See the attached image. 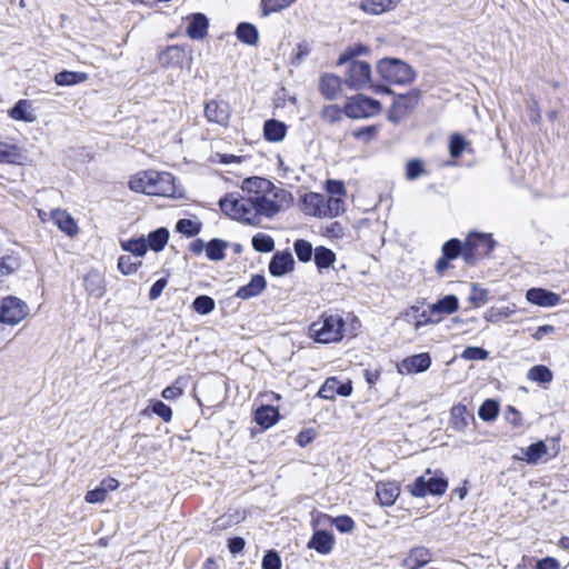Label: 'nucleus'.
I'll use <instances>...</instances> for the list:
<instances>
[{
    "label": "nucleus",
    "instance_id": "nucleus-46",
    "mask_svg": "<svg viewBox=\"0 0 569 569\" xmlns=\"http://www.w3.org/2000/svg\"><path fill=\"white\" fill-rule=\"evenodd\" d=\"M293 2H296V0H262L261 1L262 13L264 17H267L272 12H278V11L286 9Z\"/></svg>",
    "mask_w": 569,
    "mask_h": 569
},
{
    "label": "nucleus",
    "instance_id": "nucleus-55",
    "mask_svg": "<svg viewBox=\"0 0 569 569\" xmlns=\"http://www.w3.org/2000/svg\"><path fill=\"white\" fill-rule=\"evenodd\" d=\"M321 118L329 123L337 122L342 118V110L335 104L327 106L321 111Z\"/></svg>",
    "mask_w": 569,
    "mask_h": 569
},
{
    "label": "nucleus",
    "instance_id": "nucleus-40",
    "mask_svg": "<svg viewBox=\"0 0 569 569\" xmlns=\"http://www.w3.org/2000/svg\"><path fill=\"white\" fill-rule=\"evenodd\" d=\"M227 249V242L220 239H212L206 244V256L208 259L219 261L224 258V250Z\"/></svg>",
    "mask_w": 569,
    "mask_h": 569
},
{
    "label": "nucleus",
    "instance_id": "nucleus-35",
    "mask_svg": "<svg viewBox=\"0 0 569 569\" xmlns=\"http://www.w3.org/2000/svg\"><path fill=\"white\" fill-rule=\"evenodd\" d=\"M148 249L159 252L161 251L169 241V231L166 228H158L150 232L147 237Z\"/></svg>",
    "mask_w": 569,
    "mask_h": 569
},
{
    "label": "nucleus",
    "instance_id": "nucleus-57",
    "mask_svg": "<svg viewBox=\"0 0 569 569\" xmlns=\"http://www.w3.org/2000/svg\"><path fill=\"white\" fill-rule=\"evenodd\" d=\"M262 569H281V559L276 551H268L262 559Z\"/></svg>",
    "mask_w": 569,
    "mask_h": 569
},
{
    "label": "nucleus",
    "instance_id": "nucleus-20",
    "mask_svg": "<svg viewBox=\"0 0 569 569\" xmlns=\"http://www.w3.org/2000/svg\"><path fill=\"white\" fill-rule=\"evenodd\" d=\"M526 299L532 305L550 308L559 303L560 296L542 288H531L527 291Z\"/></svg>",
    "mask_w": 569,
    "mask_h": 569
},
{
    "label": "nucleus",
    "instance_id": "nucleus-17",
    "mask_svg": "<svg viewBox=\"0 0 569 569\" xmlns=\"http://www.w3.org/2000/svg\"><path fill=\"white\" fill-rule=\"evenodd\" d=\"M352 392L351 382H340L337 378H328L318 391L322 399L333 400L337 395L348 397Z\"/></svg>",
    "mask_w": 569,
    "mask_h": 569
},
{
    "label": "nucleus",
    "instance_id": "nucleus-24",
    "mask_svg": "<svg viewBox=\"0 0 569 569\" xmlns=\"http://www.w3.org/2000/svg\"><path fill=\"white\" fill-rule=\"evenodd\" d=\"M432 559L431 552L426 547L412 548L408 556L403 559L402 566L407 569H419L428 565Z\"/></svg>",
    "mask_w": 569,
    "mask_h": 569
},
{
    "label": "nucleus",
    "instance_id": "nucleus-14",
    "mask_svg": "<svg viewBox=\"0 0 569 569\" xmlns=\"http://www.w3.org/2000/svg\"><path fill=\"white\" fill-rule=\"evenodd\" d=\"M465 250V242L462 243L458 239H451L442 246V254L436 263V270L439 274H443L450 267V261L456 259L458 256H462Z\"/></svg>",
    "mask_w": 569,
    "mask_h": 569
},
{
    "label": "nucleus",
    "instance_id": "nucleus-38",
    "mask_svg": "<svg viewBox=\"0 0 569 569\" xmlns=\"http://www.w3.org/2000/svg\"><path fill=\"white\" fill-rule=\"evenodd\" d=\"M336 261V254L326 247H317L315 249V262L319 271L327 269Z\"/></svg>",
    "mask_w": 569,
    "mask_h": 569
},
{
    "label": "nucleus",
    "instance_id": "nucleus-54",
    "mask_svg": "<svg viewBox=\"0 0 569 569\" xmlns=\"http://www.w3.org/2000/svg\"><path fill=\"white\" fill-rule=\"evenodd\" d=\"M488 357L489 352L480 347H467L461 353L465 360H487Z\"/></svg>",
    "mask_w": 569,
    "mask_h": 569
},
{
    "label": "nucleus",
    "instance_id": "nucleus-12",
    "mask_svg": "<svg viewBox=\"0 0 569 569\" xmlns=\"http://www.w3.org/2000/svg\"><path fill=\"white\" fill-rule=\"evenodd\" d=\"M204 116L209 122L226 128L231 118L230 104L224 100L212 99L204 106Z\"/></svg>",
    "mask_w": 569,
    "mask_h": 569
},
{
    "label": "nucleus",
    "instance_id": "nucleus-58",
    "mask_svg": "<svg viewBox=\"0 0 569 569\" xmlns=\"http://www.w3.org/2000/svg\"><path fill=\"white\" fill-rule=\"evenodd\" d=\"M152 412L160 417L163 421L169 422L172 418V410L162 401H156L152 407Z\"/></svg>",
    "mask_w": 569,
    "mask_h": 569
},
{
    "label": "nucleus",
    "instance_id": "nucleus-13",
    "mask_svg": "<svg viewBox=\"0 0 569 569\" xmlns=\"http://www.w3.org/2000/svg\"><path fill=\"white\" fill-rule=\"evenodd\" d=\"M431 366V358L429 353H419L410 356L401 360L397 365V370L400 375H412L425 372Z\"/></svg>",
    "mask_w": 569,
    "mask_h": 569
},
{
    "label": "nucleus",
    "instance_id": "nucleus-7",
    "mask_svg": "<svg viewBox=\"0 0 569 569\" xmlns=\"http://www.w3.org/2000/svg\"><path fill=\"white\" fill-rule=\"evenodd\" d=\"M377 69L380 76L390 83L403 84L413 79L411 67L399 59H382Z\"/></svg>",
    "mask_w": 569,
    "mask_h": 569
},
{
    "label": "nucleus",
    "instance_id": "nucleus-8",
    "mask_svg": "<svg viewBox=\"0 0 569 569\" xmlns=\"http://www.w3.org/2000/svg\"><path fill=\"white\" fill-rule=\"evenodd\" d=\"M495 243L490 234L470 233L465 240L462 257L467 263H475L480 257L488 256L492 251Z\"/></svg>",
    "mask_w": 569,
    "mask_h": 569
},
{
    "label": "nucleus",
    "instance_id": "nucleus-36",
    "mask_svg": "<svg viewBox=\"0 0 569 569\" xmlns=\"http://www.w3.org/2000/svg\"><path fill=\"white\" fill-rule=\"evenodd\" d=\"M400 0H362L361 9L368 13L381 14L392 9Z\"/></svg>",
    "mask_w": 569,
    "mask_h": 569
},
{
    "label": "nucleus",
    "instance_id": "nucleus-32",
    "mask_svg": "<svg viewBox=\"0 0 569 569\" xmlns=\"http://www.w3.org/2000/svg\"><path fill=\"white\" fill-rule=\"evenodd\" d=\"M308 547L310 549H315L319 553L327 555L333 547V537L327 531L318 530L313 533Z\"/></svg>",
    "mask_w": 569,
    "mask_h": 569
},
{
    "label": "nucleus",
    "instance_id": "nucleus-16",
    "mask_svg": "<svg viewBox=\"0 0 569 569\" xmlns=\"http://www.w3.org/2000/svg\"><path fill=\"white\" fill-rule=\"evenodd\" d=\"M371 67L363 61H353L349 68L347 82L353 88H363L370 82Z\"/></svg>",
    "mask_w": 569,
    "mask_h": 569
},
{
    "label": "nucleus",
    "instance_id": "nucleus-43",
    "mask_svg": "<svg viewBox=\"0 0 569 569\" xmlns=\"http://www.w3.org/2000/svg\"><path fill=\"white\" fill-rule=\"evenodd\" d=\"M142 262L132 258L131 256L123 254L118 259V269L124 276L133 274L141 267Z\"/></svg>",
    "mask_w": 569,
    "mask_h": 569
},
{
    "label": "nucleus",
    "instance_id": "nucleus-31",
    "mask_svg": "<svg viewBox=\"0 0 569 569\" xmlns=\"http://www.w3.org/2000/svg\"><path fill=\"white\" fill-rule=\"evenodd\" d=\"M279 411L272 406H261L254 412V421L263 429H269L279 420Z\"/></svg>",
    "mask_w": 569,
    "mask_h": 569
},
{
    "label": "nucleus",
    "instance_id": "nucleus-45",
    "mask_svg": "<svg viewBox=\"0 0 569 569\" xmlns=\"http://www.w3.org/2000/svg\"><path fill=\"white\" fill-rule=\"evenodd\" d=\"M176 229L182 234L192 237L200 232L201 223L192 219H180L177 222Z\"/></svg>",
    "mask_w": 569,
    "mask_h": 569
},
{
    "label": "nucleus",
    "instance_id": "nucleus-2",
    "mask_svg": "<svg viewBox=\"0 0 569 569\" xmlns=\"http://www.w3.org/2000/svg\"><path fill=\"white\" fill-rule=\"evenodd\" d=\"M134 192L148 196L174 198L180 196L172 174L156 170H144L136 173L129 181Z\"/></svg>",
    "mask_w": 569,
    "mask_h": 569
},
{
    "label": "nucleus",
    "instance_id": "nucleus-51",
    "mask_svg": "<svg viewBox=\"0 0 569 569\" xmlns=\"http://www.w3.org/2000/svg\"><path fill=\"white\" fill-rule=\"evenodd\" d=\"M246 160V157L227 154L216 152L210 156L211 163H220V164H240Z\"/></svg>",
    "mask_w": 569,
    "mask_h": 569
},
{
    "label": "nucleus",
    "instance_id": "nucleus-39",
    "mask_svg": "<svg viewBox=\"0 0 569 569\" xmlns=\"http://www.w3.org/2000/svg\"><path fill=\"white\" fill-rule=\"evenodd\" d=\"M87 80V74L83 72L61 71L54 76V82L58 86H72L81 83Z\"/></svg>",
    "mask_w": 569,
    "mask_h": 569
},
{
    "label": "nucleus",
    "instance_id": "nucleus-10",
    "mask_svg": "<svg viewBox=\"0 0 569 569\" xmlns=\"http://www.w3.org/2000/svg\"><path fill=\"white\" fill-rule=\"evenodd\" d=\"M345 113L352 119L370 118L380 112V103L362 94L350 98L345 106Z\"/></svg>",
    "mask_w": 569,
    "mask_h": 569
},
{
    "label": "nucleus",
    "instance_id": "nucleus-34",
    "mask_svg": "<svg viewBox=\"0 0 569 569\" xmlns=\"http://www.w3.org/2000/svg\"><path fill=\"white\" fill-rule=\"evenodd\" d=\"M120 247L123 251L130 252L136 258H142L148 251L147 239L144 236L123 240L120 242Z\"/></svg>",
    "mask_w": 569,
    "mask_h": 569
},
{
    "label": "nucleus",
    "instance_id": "nucleus-15",
    "mask_svg": "<svg viewBox=\"0 0 569 569\" xmlns=\"http://www.w3.org/2000/svg\"><path fill=\"white\" fill-rule=\"evenodd\" d=\"M549 455L548 447L543 441H537L526 449H520L519 455H515V460L525 461L528 465H538L541 461H547Z\"/></svg>",
    "mask_w": 569,
    "mask_h": 569
},
{
    "label": "nucleus",
    "instance_id": "nucleus-48",
    "mask_svg": "<svg viewBox=\"0 0 569 569\" xmlns=\"http://www.w3.org/2000/svg\"><path fill=\"white\" fill-rule=\"evenodd\" d=\"M295 252L298 259L302 262H308L312 258V246L305 239H298L293 244Z\"/></svg>",
    "mask_w": 569,
    "mask_h": 569
},
{
    "label": "nucleus",
    "instance_id": "nucleus-56",
    "mask_svg": "<svg viewBox=\"0 0 569 569\" xmlns=\"http://www.w3.org/2000/svg\"><path fill=\"white\" fill-rule=\"evenodd\" d=\"M516 311V306H505L499 308L497 311H491L490 313L486 315V319L488 321L495 322L498 321L501 318H508L511 315H513Z\"/></svg>",
    "mask_w": 569,
    "mask_h": 569
},
{
    "label": "nucleus",
    "instance_id": "nucleus-9",
    "mask_svg": "<svg viewBox=\"0 0 569 569\" xmlns=\"http://www.w3.org/2000/svg\"><path fill=\"white\" fill-rule=\"evenodd\" d=\"M448 488L446 479L432 476L430 469L426 475L418 477L408 486L409 492L417 498H423L427 495H443Z\"/></svg>",
    "mask_w": 569,
    "mask_h": 569
},
{
    "label": "nucleus",
    "instance_id": "nucleus-25",
    "mask_svg": "<svg viewBox=\"0 0 569 569\" xmlns=\"http://www.w3.org/2000/svg\"><path fill=\"white\" fill-rule=\"evenodd\" d=\"M187 34L194 40L202 39L207 36L209 21L202 13H193L187 18Z\"/></svg>",
    "mask_w": 569,
    "mask_h": 569
},
{
    "label": "nucleus",
    "instance_id": "nucleus-42",
    "mask_svg": "<svg viewBox=\"0 0 569 569\" xmlns=\"http://www.w3.org/2000/svg\"><path fill=\"white\" fill-rule=\"evenodd\" d=\"M252 247L258 252H271L274 249V240L271 236L259 232L252 237Z\"/></svg>",
    "mask_w": 569,
    "mask_h": 569
},
{
    "label": "nucleus",
    "instance_id": "nucleus-49",
    "mask_svg": "<svg viewBox=\"0 0 569 569\" xmlns=\"http://www.w3.org/2000/svg\"><path fill=\"white\" fill-rule=\"evenodd\" d=\"M320 517L331 521L335 525V527L340 532H343V533L350 532L355 528L353 520L350 517H348V516H339V517L333 518V519H331V518H329V517H327L325 515L323 516L320 515L319 518Z\"/></svg>",
    "mask_w": 569,
    "mask_h": 569
},
{
    "label": "nucleus",
    "instance_id": "nucleus-63",
    "mask_svg": "<svg viewBox=\"0 0 569 569\" xmlns=\"http://www.w3.org/2000/svg\"><path fill=\"white\" fill-rule=\"evenodd\" d=\"M166 286H167V279L162 278V279L157 280L152 284V287L149 291L150 300L158 299L161 296L162 291L164 290Z\"/></svg>",
    "mask_w": 569,
    "mask_h": 569
},
{
    "label": "nucleus",
    "instance_id": "nucleus-60",
    "mask_svg": "<svg viewBox=\"0 0 569 569\" xmlns=\"http://www.w3.org/2000/svg\"><path fill=\"white\" fill-rule=\"evenodd\" d=\"M368 49L363 47L362 44H355L352 47H349L339 58L338 63L342 64L349 59L360 56L362 53H366Z\"/></svg>",
    "mask_w": 569,
    "mask_h": 569
},
{
    "label": "nucleus",
    "instance_id": "nucleus-28",
    "mask_svg": "<svg viewBox=\"0 0 569 569\" xmlns=\"http://www.w3.org/2000/svg\"><path fill=\"white\" fill-rule=\"evenodd\" d=\"M267 282L263 276L256 274L251 278L250 282L240 287L236 297L247 300L259 296L266 289Z\"/></svg>",
    "mask_w": 569,
    "mask_h": 569
},
{
    "label": "nucleus",
    "instance_id": "nucleus-37",
    "mask_svg": "<svg viewBox=\"0 0 569 569\" xmlns=\"http://www.w3.org/2000/svg\"><path fill=\"white\" fill-rule=\"evenodd\" d=\"M236 34L239 41L249 46H256L259 40L257 28L247 22H242L237 27Z\"/></svg>",
    "mask_w": 569,
    "mask_h": 569
},
{
    "label": "nucleus",
    "instance_id": "nucleus-44",
    "mask_svg": "<svg viewBox=\"0 0 569 569\" xmlns=\"http://www.w3.org/2000/svg\"><path fill=\"white\" fill-rule=\"evenodd\" d=\"M499 413V406L492 399H487L479 408L478 415L485 421H492Z\"/></svg>",
    "mask_w": 569,
    "mask_h": 569
},
{
    "label": "nucleus",
    "instance_id": "nucleus-6",
    "mask_svg": "<svg viewBox=\"0 0 569 569\" xmlns=\"http://www.w3.org/2000/svg\"><path fill=\"white\" fill-rule=\"evenodd\" d=\"M29 306L22 299L7 296L0 299V325L17 326L29 315Z\"/></svg>",
    "mask_w": 569,
    "mask_h": 569
},
{
    "label": "nucleus",
    "instance_id": "nucleus-26",
    "mask_svg": "<svg viewBox=\"0 0 569 569\" xmlns=\"http://www.w3.org/2000/svg\"><path fill=\"white\" fill-rule=\"evenodd\" d=\"M293 263L290 252H277L269 263V271L272 276L281 277L292 270Z\"/></svg>",
    "mask_w": 569,
    "mask_h": 569
},
{
    "label": "nucleus",
    "instance_id": "nucleus-19",
    "mask_svg": "<svg viewBox=\"0 0 569 569\" xmlns=\"http://www.w3.org/2000/svg\"><path fill=\"white\" fill-rule=\"evenodd\" d=\"M400 495V486L397 481H379L376 485V496L381 506H392Z\"/></svg>",
    "mask_w": 569,
    "mask_h": 569
},
{
    "label": "nucleus",
    "instance_id": "nucleus-4",
    "mask_svg": "<svg viewBox=\"0 0 569 569\" xmlns=\"http://www.w3.org/2000/svg\"><path fill=\"white\" fill-rule=\"evenodd\" d=\"M219 206L221 211L233 220L252 226H257L260 222V216L252 194H227L219 200Z\"/></svg>",
    "mask_w": 569,
    "mask_h": 569
},
{
    "label": "nucleus",
    "instance_id": "nucleus-21",
    "mask_svg": "<svg viewBox=\"0 0 569 569\" xmlns=\"http://www.w3.org/2000/svg\"><path fill=\"white\" fill-rule=\"evenodd\" d=\"M470 419H473V417L465 405L457 403L450 409L449 426L456 432H465Z\"/></svg>",
    "mask_w": 569,
    "mask_h": 569
},
{
    "label": "nucleus",
    "instance_id": "nucleus-47",
    "mask_svg": "<svg viewBox=\"0 0 569 569\" xmlns=\"http://www.w3.org/2000/svg\"><path fill=\"white\" fill-rule=\"evenodd\" d=\"M214 300L209 296H198L192 303V308L200 315H208L214 309Z\"/></svg>",
    "mask_w": 569,
    "mask_h": 569
},
{
    "label": "nucleus",
    "instance_id": "nucleus-29",
    "mask_svg": "<svg viewBox=\"0 0 569 569\" xmlns=\"http://www.w3.org/2000/svg\"><path fill=\"white\" fill-rule=\"evenodd\" d=\"M458 308H459V300L453 295H448L428 307L429 311L435 317H441V318L443 315H451V313L456 312L458 310Z\"/></svg>",
    "mask_w": 569,
    "mask_h": 569
},
{
    "label": "nucleus",
    "instance_id": "nucleus-50",
    "mask_svg": "<svg viewBox=\"0 0 569 569\" xmlns=\"http://www.w3.org/2000/svg\"><path fill=\"white\" fill-rule=\"evenodd\" d=\"M467 146L466 139L458 134L453 133L450 137V143H449V153L453 158H458L462 154Z\"/></svg>",
    "mask_w": 569,
    "mask_h": 569
},
{
    "label": "nucleus",
    "instance_id": "nucleus-30",
    "mask_svg": "<svg viewBox=\"0 0 569 569\" xmlns=\"http://www.w3.org/2000/svg\"><path fill=\"white\" fill-rule=\"evenodd\" d=\"M319 89L326 99H336L341 90L340 78L332 73L323 74L319 82Z\"/></svg>",
    "mask_w": 569,
    "mask_h": 569
},
{
    "label": "nucleus",
    "instance_id": "nucleus-64",
    "mask_svg": "<svg viewBox=\"0 0 569 569\" xmlns=\"http://www.w3.org/2000/svg\"><path fill=\"white\" fill-rule=\"evenodd\" d=\"M536 569H560V563L556 558L546 557L537 561Z\"/></svg>",
    "mask_w": 569,
    "mask_h": 569
},
{
    "label": "nucleus",
    "instance_id": "nucleus-3",
    "mask_svg": "<svg viewBox=\"0 0 569 569\" xmlns=\"http://www.w3.org/2000/svg\"><path fill=\"white\" fill-rule=\"evenodd\" d=\"M300 208L307 216L325 219L342 214L346 203L342 198L308 192L301 198Z\"/></svg>",
    "mask_w": 569,
    "mask_h": 569
},
{
    "label": "nucleus",
    "instance_id": "nucleus-33",
    "mask_svg": "<svg viewBox=\"0 0 569 569\" xmlns=\"http://www.w3.org/2000/svg\"><path fill=\"white\" fill-rule=\"evenodd\" d=\"M287 126L278 120H267L263 126V136L270 142H280L284 139Z\"/></svg>",
    "mask_w": 569,
    "mask_h": 569
},
{
    "label": "nucleus",
    "instance_id": "nucleus-22",
    "mask_svg": "<svg viewBox=\"0 0 569 569\" xmlns=\"http://www.w3.org/2000/svg\"><path fill=\"white\" fill-rule=\"evenodd\" d=\"M83 286L89 296L101 298L106 293L103 274L98 270H90L83 277Z\"/></svg>",
    "mask_w": 569,
    "mask_h": 569
},
{
    "label": "nucleus",
    "instance_id": "nucleus-41",
    "mask_svg": "<svg viewBox=\"0 0 569 569\" xmlns=\"http://www.w3.org/2000/svg\"><path fill=\"white\" fill-rule=\"evenodd\" d=\"M527 378L539 383L551 382L553 375L549 368L542 365L533 366L527 373Z\"/></svg>",
    "mask_w": 569,
    "mask_h": 569
},
{
    "label": "nucleus",
    "instance_id": "nucleus-23",
    "mask_svg": "<svg viewBox=\"0 0 569 569\" xmlns=\"http://www.w3.org/2000/svg\"><path fill=\"white\" fill-rule=\"evenodd\" d=\"M23 152L21 147L13 143L10 139L0 137V162L8 164H19L22 162Z\"/></svg>",
    "mask_w": 569,
    "mask_h": 569
},
{
    "label": "nucleus",
    "instance_id": "nucleus-1",
    "mask_svg": "<svg viewBox=\"0 0 569 569\" xmlns=\"http://www.w3.org/2000/svg\"><path fill=\"white\" fill-rule=\"evenodd\" d=\"M244 194H252L259 216L272 218L290 208L293 203L292 193L281 186L261 177H249L240 186Z\"/></svg>",
    "mask_w": 569,
    "mask_h": 569
},
{
    "label": "nucleus",
    "instance_id": "nucleus-5",
    "mask_svg": "<svg viewBox=\"0 0 569 569\" xmlns=\"http://www.w3.org/2000/svg\"><path fill=\"white\" fill-rule=\"evenodd\" d=\"M343 319L339 315L323 313L309 327V337L319 343L338 342L343 338Z\"/></svg>",
    "mask_w": 569,
    "mask_h": 569
},
{
    "label": "nucleus",
    "instance_id": "nucleus-53",
    "mask_svg": "<svg viewBox=\"0 0 569 569\" xmlns=\"http://www.w3.org/2000/svg\"><path fill=\"white\" fill-rule=\"evenodd\" d=\"M425 173L423 163L418 159H412L406 164V177L409 180L417 179Z\"/></svg>",
    "mask_w": 569,
    "mask_h": 569
},
{
    "label": "nucleus",
    "instance_id": "nucleus-59",
    "mask_svg": "<svg viewBox=\"0 0 569 569\" xmlns=\"http://www.w3.org/2000/svg\"><path fill=\"white\" fill-rule=\"evenodd\" d=\"M441 321V317H435L429 309H426L420 315V318L416 320L413 327L416 330H419L422 326L426 325H436Z\"/></svg>",
    "mask_w": 569,
    "mask_h": 569
},
{
    "label": "nucleus",
    "instance_id": "nucleus-11",
    "mask_svg": "<svg viewBox=\"0 0 569 569\" xmlns=\"http://www.w3.org/2000/svg\"><path fill=\"white\" fill-rule=\"evenodd\" d=\"M159 63L163 68H191L192 54L182 46H168L158 53Z\"/></svg>",
    "mask_w": 569,
    "mask_h": 569
},
{
    "label": "nucleus",
    "instance_id": "nucleus-52",
    "mask_svg": "<svg viewBox=\"0 0 569 569\" xmlns=\"http://www.w3.org/2000/svg\"><path fill=\"white\" fill-rule=\"evenodd\" d=\"M469 300L476 307L485 305L488 300V290L481 288L478 283H472Z\"/></svg>",
    "mask_w": 569,
    "mask_h": 569
},
{
    "label": "nucleus",
    "instance_id": "nucleus-27",
    "mask_svg": "<svg viewBox=\"0 0 569 569\" xmlns=\"http://www.w3.org/2000/svg\"><path fill=\"white\" fill-rule=\"evenodd\" d=\"M9 116L17 121L34 122L37 114L32 107V102L29 100H19L10 110Z\"/></svg>",
    "mask_w": 569,
    "mask_h": 569
},
{
    "label": "nucleus",
    "instance_id": "nucleus-18",
    "mask_svg": "<svg viewBox=\"0 0 569 569\" xmlns=\"http://www.w3.org/2000/svg\"><path fill=\"white\" fill-rule=\"evenodd\" d=\"M50 219L59 228V230L66 233L68 237H74L79 232V227L73 217L62 209H54L50 212Z\"/></svg>",
    "mask_w": 569,
    "mask_h": 569
},
{
    "label": "nucleus",
    "instance_id": "nucleus-62",
    "mask_svg": "<svg viewBox=\"0 0 569 569\" xmlns=\"http://www.w3.org/2000/svg\"><path fill=\"white\" fill-rule=\"evenodd\" d=\"M107 496L108 495L106 493L104 489H101L100 487H98L93 490L88 491L86 493L84 500L88 503H99V502L104 501Z\"/></svg>",
    "mask_w": 569,
    "mask_h": 569
},
{
    "label": "nucleus",
    "instance_id": "nucleus-61",
    "mask_svg": "<svg viewBox=\"0 0 569 569\" xmlns=\"http://www.w3.org/2000/svg\"><path fill=\"white\" fill-rule=\"evenodd\" d=\"M326 190L331 194L330 197L341 198L346 194L345 184L338 180H328L326 182Z\"/></svg>",
    "mask_w": 569,
    "mask_h": 569
}]
</instances>
